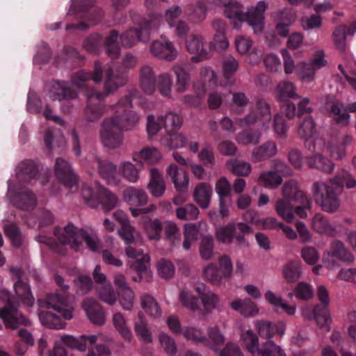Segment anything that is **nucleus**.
<instances>
[{
    "label": "nucleus",
    "mask_w": 356,
    "mask_h": 356,
    "mask_svg": "<svg viewBox=\"0 0 356 356\" xmlns=\"http://www.w3.org/2000/svg\"><path fill=\"white\" fill-rule=\"evenodd\" d=\"M267 6L264 1H260L255 7L248 8L244 14L241 6L232 0L225 3L224 13L227 18L235 21V27L238 26L243 21H245L252 27L254 33L258 34L261 33L264 28V12Z\"/></svg>",
    "instance_id": "1"
},
{
    "label": "nucleus",
    "mask_w": 356,
    "mask_h": 356,
    "mask_svg": "<svg viewBox=\"0 0 356 356\" xmlns=\"http://www.w3.org/2000/svg\"><path fill=\"white\" fill-rule=\"evenodd\" d=\"M311 191L315 202L323 211L334 213L339 209L341 193L336 186L330 182V179L327 182L314 181Z\"/></svg>",
    "instance_id": "2"
},
{
    "label": "nucleus",
    "mask_w": 356,
    "mask_h": 356,
    "mask_svg": "<svg viewBox=\"0 0 356 356\" xmlns=\"http://www.w3.org/2000/svg\"><path fill=\"white\" fill-rule=\"evenodd\" d=\"M0 302L3 305V308L0 309V318L3 321L6 327L15 329L18 325L29 324V321L13 306V297L8 291H0Z\"/></svg>",
    "instance_id": "3"
},
{
    "label": "nucleus",
    "mask_w": 356,
    "mask_h": 356,
    "mask_svg": "<svg viewBox=\"0 0 356 356\" xmlns=\"http://www.w3.org/2000/svg\"><path fill=\"white\" fill-rule=\"evenodd\" d=\"M40 307L53 309L58 312L65 320H70L74 309V298L73 296L48 294L44 298L38 299Z\"/></svg>",
    "instance_id": "4"
},
{
    "label": "nucleus",
    "mask_w": 356,
    "mask_h": 356,
    "mask_svg": "<svg viewBox=\"0 0 356 356\" xmlns=\"http://www.w3.org/2000/svg\"><path fill=\"white\" fill-rule=\"evenodd\" d=\"M123 131L115 119L106 118L100 124L99 136L103 145L110 149L119 148L123 143Z\"/></svg>",
    "instance_id": "5"
},
{
    "label": "nucleus",
    "mask_w": 356,
    "mask_h": 356,
    "mask_svg": "<svg viewBox=\"0 0 356 356\" xmlns=\"http://www.w3.org/2000/svg\"><path fill=\"white\" fill-rule=\"evenodd\" d=\"M86 106L83 111V118L88 122L98 121L108 112V106L104 104L107 97L102 92H87Z\"/></svg>",
    "instance_id": "6"
},
{
    "label": "nucleus",
    "mask_w": 356,
    "mask_h": 356,
    "mask_svg": "<svg viewBox=\"0 0 356 356\" xmlns=\"http://www.w3.org/2000/svg\"><path fill=\"white\" fill-rule=\"evenodd\" d=\"M90 165L91 169L97 172L99 176L105 179L108 184H119L120 179L117 178V166L111 161L95 155L90 161Z\"/></svg>",
    "instance_id": "7"
},
{
    "label": "nucleus",
    "mask_w": 356,
    "mask_h": 356,
    "mask_svg": "<svg viewBox=\"0 0 356 356\" xmlns=\"http://www.w3.org/2000/svg\"><path fill=\"white\" fill-rule=\"evenodd\" d=\"M54 234L60 243L69 245L72 249L77 251L81 245V236H84V230L68 224L63 229L56 228Z\"/></svg>",
    "instance_id": "8"
},
{
    "label": "nucleus",
    "mask_w": 356,
    "mask_h": 356,
    "mask_svg": "<svg viewBox=\"0 0 356 356\" xmlns=\"http://www.w3.org/2000/svg\"><path fill=\"white\" fill-rule=\"evenodd\" d=\"M127 82V73L120 69L114 70L110 67L106 71V79L104 83V91L105 95L108 96L115 93L120 88L126 85Z\"/></svg>",
    "instance_id": "9"
},
{
    "label": "nucleus",
    "mask_w": 356,
    "mask_h": 356,
    "mask_svg": "<svg viewBox=\"0 0 356 356\" xmlns=\"http://www.w3.org/2000/svg\"><path fill=\"white\" fill-rule=\"evenodd\" d=\"M149 50L154 56L166 61H172L178 56V51L168 40L153 41Z\"/></svg>",
    "instance_id": "10"
},
{
    "label": "nucleus",
    "mask_w": 356,
    "mask_h": 356,
    "mask_svg": "<svg viewBox=\"0 0 356 356\" xmlns=\"http://www.w3.org/2000/svg\"><path fill=\"white\" fill-rule=\"evenodd\" d=\"M186 47L187 51L194 56L191 60L194 63H198L210 58L209 53L204 48V40L202 36L199 35H191L186 40Z\"/></svg>",
    "instance_id": "11"
},
{
    "label": "nucleus",
    "mask_w": 356,
    "mask_h": 356,
    "mask_svg": "<svg viewBox=\"0 0 356 356\" xmlns=\"http://www.w3.org/2000/svg\"><path fill=\"white\" fill-rule=\"evenodd\" d=\"M81 305L88 318L93 324L102 325L105 323L106 312L95 299L86 298L83 300Z\"/></svg>",
    "instance_id": "12"
},
{
    "label": "nucleus",
    "mask_w": 356,
    "mask_h": 356,
    "mask_svg": "<svg viewBox=\"0 0 356 356\" xmlns=\"http://www.w3.org/2000/svg\"><path fill=\"white\" fill-rule=\"evenodd\" d=\"M54 170L56 177L66 186L72 188L76 184L77 177L67 161L58 158Z\"/></svg>",
    "instance_id": "13"
},
{
    "label": "nucleus",
    "mask_w": 356,
    "mask_h": 356,
    "mask_svg": "<svg viewBox=\"0 0 356 356\" xmlns=\"http://www.w3.org/2000/svg\"><path fill=\"white\" fill-rule=\"evenodd\" d=\"M139 86L146 95H152L156 88V76L153 67L149 65L140 67L138 72Z\"/></svg>",
    "instance_id": "14"
},
{
    "label": "nucleus",
    "mask_w": 356,
    "mask_h": 356,
    "mask_svg": "<svg viewBox=\"0 0 356 356\" xmlns=\"http://www.w3.org/2000/svg\"><path fill=\"white\" fill-rule=\"evenodd\" d=\"M111 118L115 119V122L123 130L130 131L138 124L140 117L132 109L115 110Z\"/></svg>",
    "instance_id": "15"
},
{
    "label": "nucleus",
    "mask_w": 356,
    "mask_h": 356,
    "mask_svg": "<svg viewBox=\"0 0 356 356\" xmlns=\"http://www.w3.org/2000/svg\"><path fill=\"white\" fill-rule=\"evenodd\" d=\"M277 145L273 141H266L254 148L251 152V160L257 163L266 161L277 154Z\"/></svg>",
    "instance_id": "16"
},
{
    "label": "nucleus",
    "mask_w": 356,
    "mask_h": 356,
    "mask_svg": "<svg viewBox=\"0 0 356 356\" xmlns=\"http://www.w3.org/2000/svg\"><path fill=\"white\" fill-rule=\"evenodd\" d=\"M61 341L72 349H77L80 351H86L88 345L95 344L97 340V336L81 335L79 338L71 335H63L60 337Z\"/></svg>",
    "instance_id": "17"
},
{
    "label": "nucleus",
    "mask_w": 356,
    "mask_h": 356,
    "mask_svg": "<svg viewBox=\"0 0 356 356\" xmlns=\"http://www.w3.org/2000/svg\"><path fill=\"white\" fill-rule=\"evenodd\" d=\"M16 207L24 211L33 210L37 205L35 195L28 188H21L15 197Z\"/></svg>",
    "instance_id": "18"
},
{
    "label": "nucleus",
    "mask_w": 356,
    "mask_h": 356,
    "mask_svg": "<svg viewBox=\"0 0 356 356\" xmlns=\"http://www.w3.org/2000/svg\"><path fill=\"white\" fill-rule=\"evenodd\" d=\"M167 173L171 177L176 190L178 192L186 191L189 179L186 172L179 168L175 163H171L167 168Z\"/></svg>",
    "instance_id": "19"
},
{
    "label": "nucleus",
    "mask_w": 356,
    "mask_h": 356,
    "mask_svg": "<svg viewBox=\"0 0 356 356\" xmlns=\"http://www.w3.org/2000/svg\"><path fill=\"white\" fill-rule=\"evenodd\" d=\"M140 224L149 240L158 241L161 239L163 226L159 219H151L147 216H143L140 218Z\"/></svg>",
    "instance_id": "20"
},
{
    "label": "nucleus",
    "mask_w": 356,
    "mask_h": 356,
    "mask_svg": "<svg viewBox=\"0 0 356 356\" xmlns=\"http://www.w3.org/2000/svg\"><path fill=\"white\" fill-rule=\"evenodd\" d=\"M50 95L52 100H70L77 97L78 93L67 86L65 82L56 81L51 88Z\"/></svg>",
    "instance_id": "21"
},
{
    "label": "nucleus",
    "mask_w": 356,
    "mask_h": 356,
    "mask_svg": "<svg viewBox=\"0 0 356 356\" xmlns=\"http://www.w3.org/2000/svg\"><path fill=\"white\" fill-rule=\"evenodd\" d=\"M255 329L261 338L271 339L276 334H284L281 324H273L268 321H255Z\"/></svg>",
    "instance_id": "22"
},
{
    "label": "nucleus",
    "mask_w": 356,
    "mask_h": 356,
    "mask_svg": "<svg viewBox=\"0 0 356 356\" xmlns=\"http://www.w3.org/2000/svg\"><path fill=\"white\" fill-rule=\"evenodd\" d=\"M327 257L337 258L348 264L353 263L355 259L353 254L346 248L344 244L339 240L332 241L330 244V250L327 252Z\"/></svg>",
    "instance_id": "23"
},
{
    "label": "nucleus",
    "mask_w": 356,
    "mask_h": 356,
    "mask_svg": "<svg viewBox=\"0 0 356 356\" xmlns=\"http://www.w3.org/2000/svg\"><path fill=\"white\" fill-rule=\"evenodd\" d=\"M213 189L210 184L202 182L197 184L194 190L193 198L202 209H207L209 206Z\"/></svg>",
    "instance_id": "24"
},
{
    "label": "nucleus",
    "mask_w": 356,
    "mask_h": 356,
    "mask_svg": "<svg viewBox=\"0 0 356 356\" xmlns=\"http://www.w3.org/2000/svg\"><path fill=\"white\" fill-rule=\"evenodd\" d=\"M282 175L273 170H264L260 172L257 179V184L267 189L274 190L277 188L282 183Z\"/></svg>",
    "instance_id": "25"
},
{
    "label": "nucleus",
    "mask_w": 356,
    "mask_h": 356,
    "mask_svg": "<svg viewBox=\"0 0 356 356\" xmlns=\"http://www.w3.org/2000/svg\"><path fill=\"white\" fill-rule=\"evenodd\" d=\"M150 181L147 185L151 195L155 197H161L165 193V184L162 175L157 168L150 169Z\"/></svg>",
    "instance_id": "26"
},
{
    "label": "nucleus",
    "mask_w": 356,
    "mask_h": 356,
    "mask_svg": "<svg viewBox=\"0 0 356 356\" xmlns=\"http://www.w3.org/2000/svg\"><path fill=\"white\" fill-rule=\"evenodd\" d=\"M306 163L309 168L317 169L326 174H331L334 168V164L320 154L307 156Z\"/></svg>",
    "instance_id": "27"
},
{
    "label": "nucleus",
    "mask_w": 356,
    "mask_h": 356,
    "mask_svg": "<svg viewBox=\"0 0 356 356\" xmlns=\"http://www.w3.org/2000/svg\"><path fill=\"white\" fill-rule=\"evenodd\" d=\"M121 45L124 48H131L138 42H147L149 41L147 35H143L137 28L130 29L119 35Z\"/></svg>",
    "instance_id": "28"
},
{
    "label": "nucleus",
    "mask_w": 356,
    "mask_h": 356,
    "mask_svg": "<svg viewBox=\"0 0 356 356\" xmlns=\"http://www.w3.org/2000/svg\"><path fill=\"white\" fill-rule=\"evenodd\" d=\"M38 172V168L34 162L26 160L19 165L17 176L20 181L29 183L37 178Z\"/></svg>",
    "instance_id": "29"
},
{
    "label": "nucleus",
    "mask_w": 356,
    "mask_h": 356,
    "mask_svg": "<svg viewBox=\"0 0 356 356\" xmlns=\"http://www.w3.org/2000/svg\"><path fill=\"white\" fill-rule=\"evenodd\" d=\"M124 200L132 206H142L147 204L148 197L142 189L134 187L127 188L122 193Z\"/></svg>",
    "instance_id": "30"
},
{
    "label": "nucleus",
    "mask_w": 356,
    "mask_h": 356,
    "mask_svg": "<svg viewBox=\"0 0 356 356\" xmlns=\"http://www.w3.org/2000/svg\"><path fill=\"white\" fill-rule=\"evenodd\" d=\"M119 33L116 30H111L105 38L104 47L106 55L113 60L119 58L121 52L120 47L118 42Z\"/></svg>",
    "instance_id": "31"
},
{
    "label": "nucleus",
    "mask_w": 356,
    "mask_h": 356,
    "mask_svg": "<svg viewBox=\"0 0 356 356\" xmlns=\"http://www.w3.org/2000/svg\"><path fill=\"white\" fill-rule=\"evenodd\" d=\"M230 307L245 317L254 316L259 313L256 304L250 298L234 300L230 302Z\"/></svg>",
    "instance_id": "32"
},
{
    "label": "nucleus",
    "mask_w": 356,
    "mask_h": 356,
    "mask_svg": "<svg viewBox=\"0 0 356 356\" xmlns=\"http://www.w3.org/2000/svg\"><path fill=\"white\" fill-rule=\"evenodd\" d=\"M98 200L99 204L102 205V209L106 212L113 210L119 202L115 194L102 186L99 187L98 190Z\"/></svg>",
    "instance_id": "33"
},
{
    "label": "nucleus",
    "mask_w": 356,
    "mask_h": 356,
    "mask_svg": "<svg viewBox=\"0 0 356 356\" xmlns=\"http://www.w3.org/2000/svg\"><path fill=\"white\" fill-rule=\"evenodd\" d=\"M139 159L145 161L148 164H154L162 160V155L160 151L154 147H145L133 155L134 161H139Z\"/></svg>",
    "instance_id": "34"
},
{
    "label": "nucleus",
    "mask_w": 356,
    "mask_h": 356,
    "mask_svg": "<svg viewBox=\"0 0 356 356\" xmlns=\"http://www.w3.org/2000/svg\"><path fill=\"white\" fill-rule=\"evenodd\" d=\"M312 227L316 232L325 234L329 236L333 237L337 234L336 229L321 213H316L314 216Z\"/></svg>",
    "instance_id": "35"
},
{
    "label": "nucleus",
    "mask_w": 356,
    "mask_h": 356,
    "mask_svg": "<svg viewBox=\"0 0 356 356\" xmlns=\"http://www.w3.org/2000/svg\"><path fill=\"white\" fill-rule=\"evenodd\" d=\"M13 287L17 296L23 304L29 307H32L34 305L35 298L29 284L24 281L15 282Z\"/></svg>",
    "instance_id": "36"
},
{
    "label": "nucleus",
    "mask_w": 356,
    "mask_h": 356,
    "mask_svg": "<svg viewBox=\"0 0 356 356\" xmlns=\"http://www.w3.org/2000/svg\"><path fill=\"white\" fill-rule=\"evenodd\" d=\"M330 115L338 124L346 126L349 123L350 116L347 108L342 103H333L330 108Z\"/></svg>",
    "instance_id": "37"
},
{
    "label": "nucleus",
    "mask_w": 356,
    "mask_h": 356,
    "mask_svg": "<svg viewBox=\"0 0 356 356\" xmlns=\"http://www.w3.org/2000/svg\"><path fill=\"white\" fill-rule=\"evenodd\" d=\"M282 274L287 282H296L302 276V264L298 260H291L283 267Z\"/></svg>",
    "instance_id": "38"
},
{
    "label": "nucleus",
    "mask_w": 356,
    "mask_h": 356,
    "mask_svg": "<svg viewBox=\"0 0 356 356\" xmlns=\"http://www.w3.org/2000/svg\"><path fill=\"white\" fill-rule=\"evenodd\" d=\"M314 318L320 329L326 332L331 330L332 318L327 308L316 305L314 308Z\"/></svg>",
    "instance_id": "39"
},
{
    "label": "nucleus",
    "mask_w": 356,
    "mask_h": 356,
    "mask_svg": "<svg viewBox=\"0 0 356 356\" xmlns=\"http://www.w3.org/2000/svg\"><path fill=\"white\" fill-rule=\"evenodd\" d=\"M172 70L176 76L175 90L179 93H183L189 86L190 74L184 67L179 65H175Z\"/></svg>",
    "instance_id": "40"
},
{
    "label": "nucleus",
    "mask_w": 356,
    "mask_h": 356,
    "mask_svg": "<svg viewBox=\"0 0 356 356\" xmlns=\"http://www.w3.org/2000/svg\"><path fill=\"white\" fill-rule=\"evenodd\" d=\"M159 120L162 122V125L167 132L179 129L183 124L182 118L173 111L166 112L164 115L159 116Z\"/></svg>",
    "instance_id": "41"
},
{
    "label": "nucleus",
    "mask_w": 356,
    "mask_h": 356,
    "mask_svg": "<svg viewBox=\"0 0 356 356\" xmlns=\"http://www.w3.org/2000/svg\"><path fill=\"white\" fill-rule=\"evenodd\" d=\"M294 84L289 81H281L276 88L277 97L279 101L284 102L288 99H300L296 93Z\"/></svg>",
    "instance_id": "42"
},
{
    "label": "nucleus",
    "mask_w": 356,
    "mask_h": 356,
    "mask_svg": "<svg viewBox=\"0 0 356 356\" xmlns=\"http://www.w3.org/2000/svg\"><path fill=\"white\" fill-rule=\"evenodd\" d=\"M291 200L282 198L276 201L275 209L279 216L286 222H291L294 219L293 207Z\"/></svg>",
    "instance_id": "43"
},
{
    "label": "nucleus",
    "mask_w": 356,
    "mask_h": 356,
    "mask_svg": "<svg viewBox=\"0 0 356 356\" xmlns=\"http://www.w3.org/2000/svg\"><path fill=\"white\" fill-rule=\"evenodd\" d=\"M140 305L148 315L154 318H159L161 316V309L156 299L152 296L147 293L141 296Z\"/></svg>",
    "instance_id": "44"
},
{
    "label": "nucleus",
    "mask_w": 356,
    "mask_h": 356,
    "mask_svg": "<svg viewBox=\"0 0 356 356\" xmlns=\"http://www.w3.org/2000/svg\"><path fill=\"white\" fill-rule=\"evenodd\" d=\"M95 0H89L88 2L84 3L81 12L88 13V19L92 25L99 23L104 16V10L94 6Z\"/></svg>",
    "instance_id": "45"
},
{
    "label": "nucleus",
    "mask_w": 356,
    "mask_h": 356,
    "mask_svg": "<svg viewBox=\"0 0 356 356\" xmlns=\"http://www.w3.org/2000/svg\"><path fill=\"white\" fill-rule=\"evenodd\" d=\"M183 335L187 340L193 341L195 343H202L210 348L213 347L211 345L209 339L204 334L202 331L193 327H186L183 331Z\"/></svg>",
    "instance_id": "46"
},
{
    "label": "nucleus",
    "mask_w": 356,
    "mask_h": 356,
    "mask_svg": "<svg viewBox=\"0 0 356 356\" xmlns=\"http://www.w3.org/2000/svg\"><path fill=\"white\" fill-rule=\"evenodd\" d=\"M113 324L122 337L130 341L133 337L131 330L127 325L123 314L120 312L115 313L112 317Z\"/></svg>",
    "instance_id": "47"
},
{
    "label": "nucleus",
    "mask_w": 356,
    "mask_h": 356,
    "mask_svg": "<svg viewBox=\"0 0 356 356\" xmlns=\"http://www.w3.org/2000/svg\"><path fill=\"white\" fill-rule=\"evenodd\" d=\"M165 238L174 246L179 245L181 241L180 229L177 225L172 221L164 222L163 227Z\"/></svg>",
    "instance_id": "48"
},
{
    "label": "nucleus",
    "mask_w": 356,
    "mask_h": 356,
    "mask_svg": "<svg viewBox=\"0 0 356 356\" xmlns=\"http://www.w3.org/2000/svg\"><path fill=\"white\" fill-rule=\"evenodd\" d=\"M235 231L233 232V238H235L237 243L241 246H248V242L245 236L252 233V229L250 226L244 222H233Z\"/></svg>",
    "instance_id": "49"
},
{
    "label": "nucleus",
    "mask_w": 356,
    "mask_h": 356,
    "mask_svg": "<svg viewBox=\"0 0 356 356\" xmlns=\"http://www.w3.org/2000/svg\"><path fill=\"white\" fill-rule=\"evenodd\" d=\"M330 182L336 186L338 191L341 193L343 189V186L347 188H353L356 186L355 179L348 172H343L340 175L334 176L330 179Z\"/></svg>",
    "instance_id": "50"
},
{
    "label": "nucleus",
    "mask_w": 356,
    "mask_h": 356,
    "mask_svg": "<svg viewBox=\"0 0 356 356\" xmlns=\"http://www.w3.org/2000/svg\"><path fill=\"white\" fill-rule=\"evenodd\" d=\"M241 339L249 353L252 355L257 353L260 347L259 337L257 334L249 329L241 334Z\"/></svg>",
    "instance_id": "51"
},
{
    "label": "nucleus",
    "mask_w": 356,
    "mask_h": 356,
    "mask_svg": "<svg viewBox=\"0 0 356 356\" xmlns=\"http://www.w3.org/2000/svg\"><path fill=\"white\" fill-rule=\"evenodd\" d=\"M257 355L259 356H286L284 350L270 339L261 344Z\"/></svg>",
    "instance_id": "52"
},
{
    "label": "nucleus",
    "mask_w": 356,
    "mask_h": 356,
    "mask_svg": "<svg viewBox=\"0 0 356 356\" xmlns=\"http://www.w3.org/2000/svg\"><path fill=\"white\" fill-rule=\"evenodd\" d=\"M261 133L257 129H246L236 136V140L238 143L247 145L249 144L257 145L259 143L261 139Z\"/></svg>",
    "instance_id": "53"
},
{
    "label": "nucleus",
    "mask_w": 356,
    "mask_h": 356,
    "mask_svg": "<svg viewBox=\"0 0 356 356\" xmlns=\"http://www.w3.org/2000/svg\"><path fill=\"white\" fill-rule=\"evenodd\" d=\"M99 187L93 188L91 186L84 184L81 190V195L86 204L90 207L96 209L99 205L98 190Z\"/></svg>",
    "instance_id": "54"
},
{
    "label": "nucleus",
    "mask_w": 356,
    "mask_h": 356,
    "mask_svg": "<svg viewBox=\"0 0 356 356\" xmlns=\"http://www.w3.org/2000/svg\"><path fill=\"white\" fill-rule=\"evenodd\" d=\"M161 21V16L158 14L150 15L148 17L144 18L140 24V33L143 35H147L149 38L150 32L159 28Z\"/></svg>",
    "instance_id": "55"
},
{
    "label": "nucleus",
    "mask_w": 356,
    "mask_h": 356,
    "mask_svg": "<svg viewBox=\"0 0 356 356\" xmlns=\"http://www.w3.org/2000/svg\"><path fill=\"white\" fill-rule=\"evenodd\" d=\"M120 175L128 181L135 183L139 179V171L134 164L124 161L119 166Z\"/></svg>",
    "instance_id": "56"
},
{
    "label": "nucleus",
    "mask_w": 356,
    "mask_h": 356,
    "mask_svg": "<svg viewBox=\"0 0 356 356\" xmlns=\"http://www.w3.org/2000/svg\"><path fill=\"white\" fill-rule=\"evenodd\" d=\"M98 298L108 305H114L117 302L116 294L109 282L106 284L97 289Z\"/></svg>",
    "instance_id": "57"
},
{
    "label": "nucleus",
    "mask_w": 356,
    "mask_h": 356,
    "mask_svg": "<svg viewBox=\"0 0 356 356\" xmlns=\"http://www.w3.org/2000/svg\"><path fill=\"white\" fill-rule=\"evenodd\" d=\"M316 131V125L314 119L307 115L298 128V134L304 139H310Z\"/></svg>",
    "instance_id": "58"
},
{
    "label": "nucleus",
    "mask_w": 356,
    "mask_h": 356,
    "mask_svg": "<svg viewBox=\"0 0 356 356\" xmlns=\"http://www.w3.org/2000/svg\"><path fill=\"white\" fill-rule=\"evenodd\" d=\"M198 208L193 204H188L184 207H179L176 209V216L181 220H194L199 216Z\"/></svg>",
    "instance_id": "59"
},
{
    "label": "nucleus",
    "mask_w": 356,
    "mask_h": 356,
    "mask_svg": "<svg viewBox=\"0 0 356 356\" xmlns=\"http://www.w3.org/2000/svg\"><path fill=\"white\" fill-rule=\"evenodd\" d=\"M207 10V2L199 0L192 11L188 13V17L193 23H200L206 19Z\"/></svg>",
    "instance_id": "60"
},
{
    "label": "nucleus",
    "mask_w": 356,
    "mask_h": 356,
    "mask_svg": "<svg viewBox=\"0 0 356 356\" xmlns=\"http://www.w3.org/2000/svg\"><path fill=\"white\" fill-rule=\"evenodd\" d=\"M257 112L261 118L262 126L267 129L271 120L270 104L264 99H259L256 102Z\"/></svg>",
    "instance_id": "61"
},
{
    "label": "nucleus",
    "mask_w": 356,
    "mask_h": 356,
    "mask_svg": "<svg viewBox=\"0 0 356 356\" xmlns=\"http://www.w3.org/2000/svg\"><path fill=\"white\" fill-rule=\"evenodd\" d=\"M41 322L47 327L53 329H62L65 326V323L62 321L59 316L49 312H42L40 314Z\"/></svg>",
    "instance_id": "62"
},
{
    "label": "nucleus",
    "mask_w": 356,
    "mask_h": 356,
    "mask_svg": "<svg viewBox=\"0 0 356 356\" xmlns=\"http://www.w3.org/2000/svg\"><path fill=\"white\" fill-rule=\"evenodd\" d=\"M134 331L138 339L143 343H149L152 341V334L146 322L143 321L136 322Z\"/></svg>",
    "instance_id": "63"
},
{
    "label": "nucleus",
    "mask_w": 356,
    "mask_h": 356,
    "mask_svg": "<svg viewBox=\"0 0 356 356\" xmlns=\"http://www.w3.org/2000/svg\"><path fill=\"white\" fill-rule=\"evenodd\" d=\"M205 279L211 284L220 286L222 284L223 276L219 273L218 268L213 264H208L203 270Z\"/></svg>",
    "instance_id": "64"
}]
</instances>
